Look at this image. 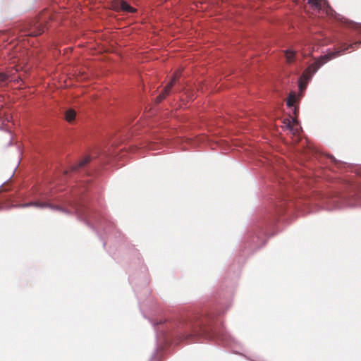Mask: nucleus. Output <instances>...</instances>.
Returning a JSON list of instances; mask_svg holds the SVG:
<instances>
[{
	"instance_id": "423d86ee",
	"label": "nucleus",
	"mask_w": 361,
	"mask_h": 361,
	"mask_svg": "<svg viewBox=\"0 0 361 361\" xmlns=\"http://www.w3.org/2000/svg\"><path fill=\"white\" fill-rule=\"evenodd\" d=\"M179 75L178 73H175L169 84L164 87L163 92L157 97L158 102H161L165 97L170 92L173 85L176 82Z\"/></svg>"
},
{
	"instance_id": "4468645a",
	"label": "nucleus",
	"mask_w": 361,
	"mask_h": 361,
	"mask_svg": "<svg viewBox=\"0 0 361 361\" xmlns=\"http://www.w3.org/2000/svg\"><path fill=\"white\" fill-rule=\"evenodd\" d=\"M42 32V30L40 28V29H38L37 30H35V31H32L29 33V35H33V36H37L38 35H40L41 33Z\"/></svg>"
},
{
	"instance_id": "f257e3e1",
	"label": "nucleus",
	"mask_w": 361,
	"mask_h": 361,
	"mask_svg": "<svg viewBox=\"0 0 361 361\" xmlns=\"http://www.w3.org/2000/svg\"><path fill=\"white\" fill-rule=\"evenodd\" d=\"M232 305L230 295H220L214 307L208 312L204 310V339L218 338L231 345L235 341L224 329L219 317L224 314Z\"/></svg>"
},
{
	"instance_id": "f8f14e48",
	"label": "nucleus",
	"mask_w": 361,
	"mask_h": 361,
	"mask_svg": "<svg viewBox=\"0 0 361 361\" xmlns=\"http://www.w3.org/2000/svg\"><path fill=\"white\" fill-rule=\"evenodd\" d=\"M90 161V157H85L82 160H81L77 165L73 166V170H76L77 169L80 167H82L86 164H87Z\"/></svg>"
},
{
	"instance_id": "9b49d317",
	"label": "nucleus",
	"mask_w": 361,
	"mask_h": 361,
	"mask_svg": "<svg viewBox=\"0 0 361 361\" xmlns=\"http://www.w3.org/2000/svg\"><path fill=\"white\" fill-rule=\"evenodd\" d=\"M75 117V112L73 109H68L66 112V119L68 122H71Z\"/></svg>"
},
{
	"instance_id": "2eb2a0df",
	"label": "nucleus",
	"mask_w": 361,
	"mask_h": 361,
	"mask_svg": "<svg viewBox=\"0 0 361 361\" xmlns=\"http://www.w3.org/2000/svg\"><path fill=\"white\" fill-rule=\"evenodd\" d=\"M329 158L331 160V161L334 162V164H340V161L337 160L334 156L330 155Z\"/></svg>"
},
{
	"instance_id": "7ed1b4c3",
	"label": "nucleus",
	"mask_w": 361,
	"mask_h": 361,
	"mask_svg": "<svg viewBox=\"0 0 361 361\" xmlns=\"http://www.w3.org/2000/svg\"><path fill=\"white\" fill-rule=\"evenodd\" d=\"M275 221V218H269L268 219L264 220L263 222L257 224L252 228V232L249 236L252 248L259 249L265 245L266 240H264V237L267 235V231L264 230V227L268 225H272Z\"/></svg>"
},
{
	"instance_id": "9d476101",
	"label": "nucleus",
	"mask_w": 361,
	"mask_h": 361,
	"mask_svg": "<svg viewBox=\"0 0 361 361\" xmlns=\"http://www.w3.org/2000/svg\"><path fill=\"white\" fill-rule=\"evenodd\" d=\"M121 8L126 12L133 13L135 11V9L130 6L126 1H121Z\"/></svg>"
},
{
	"instance_id": "39448f33",
	"label": "nucleus",
	"mask_w": 361,
	"mask_h": 361,
	"mask_svg": "<svg viewBox=\"0 0 361 361\" xmlns=\"http://www.w3.org/2000/svg\"><path fill=\"white\" fill-rule=\"evenodd\" d=\"M274 207L276 214H280L286 212L289 208L296 207V204L288 192H284L280 203L276 204Z\"/></svg>"
},
{
	"instance_id": "1a4fd4ad",
	"label": "nucleus",
	"mask_w": 361,
	"mask_h": 361,
	"mask_svg": "<svg viewBox=\"0 0 361 361\" xmlns=\"http://www.w3.org/2000/svg\"><path fill=\"white\" fill-rule=\"evenodd\" d=\"M296 99H297V94H296V93L294 92H291L289 94L288 98V99L286 101V105L288 107H293L294 106V103L296 102Z\"/></svg>"
},
{
	"instance_id": "20e7f679",
	"label": "nucleus",
	"mask_w": 361,
	"mask_h": 361,
	"mask_svg": "<svg viewBox=\"0 0 361 361\" xmlns=\"http://www.w3.org/2000/svg\"><path fill=\"white\" fill-rule=\"evenodd\" d=\"M357 173L361 176V166L357 169ZM361 207V189L353 195L352 200H348L341 196L334 197L328 200V209H337L343 207Z\"/></svg>"
},
{
	"instance_id": "0eeeda50",
	"label": "nucleus",
	"mask_w": 361,
	"mask_h": 361,
	"mask_svg": "<svg viewBox=\"0 0 361 361\" xmlns=\"http://www.w3.org/2000/svg\"><path fill=\"white\" fill-rule=\"evenodd\" d=\"M32 205H35L37 207H41V208H44V207H49L51 209H56L58 211H60V212H62L66 214H70V212L66 209H63V208H61L60 207H58V206H54V205H51V204H46V203H39V202H29V203H27V204H23L21 207H30V206H32Z\"/></svg>"
},
{
	"instance_id": "f03ea898",
	"label": "nucleus",
	"mask_w": 361,
	"mask_h": 361,
	"mask_svg": "<svg viewBox=\"0 0 361 361\" xmlns=\"http://www.w3.org/2000/svg\"><path fill=\"white\" fill-rule=\"evenodd\" d=\"M312 7L317 9L319 11H322L331 18L340 22L342 25L352 28V29H361V25L350 20L340 14L337 13L329 5L326 0H307Z\"/></svg>"
},
{
	"instance_id": "ddd939ff",
	"label": "nucleus",
	"mask_w": 361,
	"mask_h": 361,
	"mask_svg": "<svg viewBox=\"0 0 361 361\" xmlns=\"http://www.w3.org/2000/svg\"><path fill=\"white\" fill-rule=\"evenodd\" d=\"M8 79V76L4 73H0V84L1 83H4V82H6Z\"/></svg>"
},
{
	"instance_id": "f3484780",
	"label": "nucleus",
	"mask_w": 361,
	"mask_h": 361,
	"mask_svg": "<svg viewBox=\"0 0 361 361\" xmlns=\"http://www.w3.org/2000/svg\"><path fill=\"white\" fill-rule=\"evenodd\" d=\"M287 128H288V129H290V130H293V127H292V126H291L290 123H288V124H287Z\"/></svg>"
},
{
	"instance_id": "6e6552de",
	"label": "nucleus",
	"mask_w": 361,
	"mask_h": 361,
	"mask_svg": "<svg viewBox=\"0 0 361 361\" xmlns=\"http://www.w3.org/2000/svg\"><path fill=\"white\" fill-rule=\"evenodd\" d=\"M284 56L288 64L295 63L297 60V52L292 49H287L284 51Z\"/></svg>"
},
{
	"instance_id": "a211bd4d",
	"label": "nucleus",
	"mask_w": 361,
	"mask_h": 361,
	"mask_svg": "<svg viewBox=\"0 0 361 361\" xmlns=\"http://www.w3.org/2000/svg\"><path fill=\"white\" fill-rule=\"evenodd\" d=\"M292 122H293V123H297V121H296V119H295V118H292Z\"/></svg>"
},
{
	"instance_id": "dca6fc26",
	"label": "nucleus",
	"mask_w": 361,
	"mask_h": 361,
	"mask_svg": "<svg viewBox=\"0 0 361 361\" xmlns=\"http://www.w3.org/2000/svg\"><path fill=\"white\" fill-rule=\"evenodd\" d=\"M298 107H294V108L293 109V113L295 115H296V114H298Z\"/></svg>"
},
{
	"instance_id": "6ab92c4d",
	"label": "nucleus",
	"mask_w": 361,
	"mask_h": 361,
	"mask_svg": "<svg viewBox=\"0 0 361 361\" xmlns=\"http://www.w3.org/2000/svg\"><path fill=\"white\" fill-rule=\"evenodd\" d=\"M233 352H234L235 353H240L239 352H238L237 350H233Z\"/></svg>"
}]
</instances>
